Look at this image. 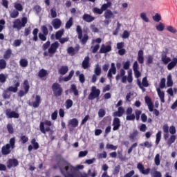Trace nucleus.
<instances>
[{"instance_id":"nucleus-4","label":"nucleus","mask_w":177,"mask_h":177,"mask_svg":"<svg viewBox=\"0 0 177 177\" xmlns=\"http://www.w3.org/2000/svg\"><path fill=\"white\" fill-rule=\"evenodd\" d=\"M59 46H60V44H59L58 41H55L54 43L51 44L48 50V52L45 51L43 53V56H49L50 57H53V55L56 53V52H57Z\"/></svg>"},{"instance_id":"nucleus-18","label":"nucleus","mask_w":177,"mask_h":177,"mask_svg":"<svg viewBox=\"0 0 177 177\" xmlns=\"http://www.w3.org/2000/svg\"><path fill=\"white\" fill-rule=\"evenodd\" d=\"M91 58H89V56H86L84 57L82 63V66L84 70H86V68H89V67H91V63L89 62Z\"/></svg>"},{"instance_id":"nucleus-50","label":"nucleus","mask_w":177,"mask_h":177,"mask_svg":"<svg viewBox=\"0 0 177 177\" xmlns=\"http://www.w3.org/2000/svg\"><path fill=\"white\" fill-rule=\"evenodd\" d=\"M106 149H107L108 150H117V149H118V147L113 145L112 144L108 143L106 145Z\"/></svg>"},{"instance_id":"nucleus-15","label":"nucleus","mask_w":177,"mask_h":177,"mask_svg":"<svg viewBox=\"0 0 177 177\" xmlns=\"http://www.w3.org/2000/svg\"><path fill=\"white\" fill-rule=\"evenodd\" d=\"M117 74V68H115V64L112 62L111 64V68L108 71L107 77L108 78H113V75Z\"/></svg>"},{"instance_id":"nucleus-57","label":"nucleus","mask_w":177,"mask_h":177,"mask_svg":"<svg viewBox=\"0 0 177 177\" xmlns=\"http://www.w3.org/2000/svg\"><path fill=\"white\" fill-rule=\"evenodd\" d=\"M7 131L8 133H10L11 135L15 133V129H13V126L10 124H7Z\"/></svg>"},{"instance_id":"nucleus-47","label":"nucleus","mask_w":177,"mask_h":177,"mask_svg":"<svg viewBox=\"0 0 177 177\" xmlns=\"http://www.w3.org/2000/svg\"><path fill=\"white\" fill-rule=\"evenodd\" d=\"M175 140H176V136L172 135L171 136H170L169 139L167 140L168 146H171L172 143L175 142Z\"/></svg>"},{"instance_id":"nucleus-24","label":"nucleus","mask_w":177,"mask_h":177,"mask_svg":"<svg viewBox=\"0 0 177 177\" xmlns=\"http://www.w3.org/2000/svg\"><path fill=\"white\" fill-rule=\"evenodd\" d=\"M82 19L86 23H92L95 20V17H93L92 15L89 14H84L82 16Z\"/></svg>"},{"instance_id":"nucleus-27","label":"nucleus","mask_w":177,"mask_h":177,"mask_svg":"<svg viewBox=\"0 0 177 177\" xmlns=\"http://www.w3.org/2000/svg\"><path fill=\"white\" fill-rule=\"evenodd\" d=\"M59 74L61 75H66L67 73H68V66H62L58 70Z\"/></svg>"},{"instance_id":"nucleus-48","label":"nucleus","mask_w":177,"mask_h":177,"mask_svg":"<svg viewBox=\"0 0 177 177\" xmlns=\"http://www.w3.org/2000/svg\"><path fill=\"white\" fill-rule=\"evenodd\" d=\"M6 61L3 59H0V70H5L6 68Z\"/></svg>"},{"instance_id":"nucleus-62","label":"nucleus","mask_w":177,"mask_h":177,"mask_svg":"<svg viewBox=\"0 0 177 177\" xmlns=\"http://www.w3.org/2000/svg\"><path fill=\"white\" fill-rule=\"evenodd\" d=\"M50 45H52L50 44V41L48 40L42 45L41 48L43 50H46L49 48V46H50Z\"/></svg>"},{"instance_id":"nucleus-56","label":"nucleus","mask_w":177,"mask_h":177,"mask_svg":"<svg viewBox=\"0 0 177 177\" xmlns=\"http://www.w3.org/2000/svg\"><path fill=\"white\" fill-rule=\"evenodd\" d=\"M167 30L169 32H171V34H176V32H177L176 28H174V26H167Z\"/></svg>"},{"instance_id":"nucleus-16","label":"nucleus","mask_w":177,"mask_h":177,"mask_svg":"<svg viewBox=\"0 0 177 177\" xmlns=\"http://www.w3.org/2000/svg\"><path fill=\"white\" fill-rule=\"evenodd\" d=\"M19 165V160L16 158L8 159L7 161V168L10 169V168H13V167H17Z\"/></svg>"},{"instance_id":"nucleus-12","label":"nucleus","mask_w":177,"mask_h":177,"mask_svg":"<svg viewBox=\"0 0 177 177\" xmlns=\"http://www.w3.org/2000/svg\"><path fill=\"white\" fill-rule=\"evenodd\" d=\"M120 106H122V100H120L115 105V107H118V111L113 113V117H122V115H124V113H125V109Z\"/></svg>"},{"instance_id":"nucleus-42","label":"nucleus","mask_w":177,"mask_h":177,"mask_svg":"<svg viewBox=\"0 0 177 177\" xmlns=\"http://www.w3.org/2000/svg\"><path fill=\"white\" fill-rule=\"evenodd\" d=\"M10 96H12V93L8 91V88L6 89L3 93V99H10Z\"/></svg>"},{"instance_id":"nucleus-49","label":"nucleus","mask_w":177,"mask_h":177,"mask_svg":"<svg viewBox=\"0 0 177 177\" xmlns=\"http://www.w3.org/2000/svg\"><path fill=\"white\" fill-rule=\"evenodd\" d=\"M67 53L71 56H74V55H75V48L73 46L68 47L67 48Z\"/></svg>"},{"instance_id":"nucleus-20","label":"nucleus","mask_w":177,"mask_h":177,"mask_svg":"<svg viewBox=\"0 0 177 177\" xmlns=\"http://www.w3.org/2000/svg\"><path fill=\"white\" fill-rule=\"evenodd\" d=\"M109 52H111V46H105L104 44H102L100 49V53H109Z\"/></svg>"},{"instance_id":"nucleus-39","label":"nucleus","mask_w":177,"mask_h":177,"mask_svg":"<svg viewBox=\"0 0 177 177\" xmlns=\"http://www.w3.org/2000/svg\"><path fill=\"white\" fill-rule=\"evenodd\" d=\"M63 34H64V29H61L56 32L55 38L56 39H59L63 37Z\"/></svg>"},{"instance_id":"nucleus-23","label":"nucleus","mask_w":177,"mask_h":177,"mask_svg":"<svg viewBox=\"0 0 177 177\" xmlns=\"http://www.w3.org/2000/svg\"><path fill=\"white\" fill-rule=\"evenodd\" d=\"M52 25L55 30H59L62 27V21L59 19H55L52 21Z\"/></svg>"},{"instance_id":"nucleus-11","label":"nucleus","mask_w":177,"mask_h":177,"mask_svg":"<svg viewBox=\"0 0 177 177\" xmlns=\"http://www.w3.org/2000/svg\"><path fill=\"white\" fill-rule=\"evenodd\" d=\"M137 85H138L140 89H141L142 92H146L145 88H148V86L150 85L149 84V81L147 80V77L145 76L143 77L142 82H140V80L138 79Z\"/></svg>"},{"instance_id":"nucleus-36","label":"nucleus","mask_w":177,"mask_h":177,"mask_svg":"<svg viewBox=\"0 0 177 177\" xmlns=\"http://www.w3.org/2000/svg\"><path fill=\"white\" fill-rule=\"evenodd\" d=\"M14 8L17 10L18 12H23V6L20 3L15 2L14 3Z\"/></svg>"},{"instance_id":"nucleus-35","label":"nucleus","mask_w":177,"mask_h":177,"mask_svg":"<svg viewBox=\"0 0 177 177\" xmlns=\"http://www.w3.org/2000/svg\"><path fill=\"white\" fill-rule=\"evenodd\" d=\"M73 76H74V70H71L69 73V75L63 78V81L64 82H68V81H70Z\"/></svg>"},{"instance_id":"nucleus-17","label":"nucleus","mask_w":177,"mask_h":177,"mask_svg":"<svg viewBox=\"0 0 177 177\" xmlns=\"http://www.w3.org/2000/svg\"><path fill=\"white\" fill-rule=\"evenodd\" d=\"M113 131H118L121 127V120L118 118H114L113 120Z\"/></svg>"},{"instance_id":"nucleus-13","label":"nucleus","mask_w":177,"mask_h":177,"mask_svg":"<svg viewBox=\"0 0 177 177\" xmlns=\"http://www.w3.org/2000/svg\"><path fill=\"white\" fill-rule=\"evenodd\" d=\"M6 115L7 118H19L20 117L19 113L12 111L11 109H7L6 110Z\"/></svg>"},{"instance_id":"nucleus-33","label":"nucleus","mask_w":177,"mask_h":177,"mask_svg":"<svg viewBox=\"0 0 177 177\" xmlns=\"http://www.w3.org/2000/svg\"><path fill=\"white\" fill-rule=\"evenodd\" d=\"M11 56H12V49L8 48L4 53L3 57L6 60H8V59H10Z\"/></svg>"},{"instance_id":"nucleus-9","label":"nucleus","mask_w":177,"mask_h":177,"mask_svg":"<svg viewBox=\"0 0 177 177\" xmlns=\"http://www.w3.org/2000/svg\"><path fill=\"white\" fill-rule=\"evenodd\" d=\"M32 97L34 98L35 97V100L32 101V102H28V106H31L32 107H33V109H38V107H39L41 102H42V99L41 98V95H36L33 94L32 95Z\"/></svg>"},{"instance_id":"nucleus-44","label":"nucleus","mask_w":177,"mask_h":177,"mask_svg":"<svg viewBox=\"0 0 177 177\" xmlns=\"http://www.w3.org/2000/svg\"><path fill=\"white\" fill-rule=\"evenodd\" d=\"M71 90L72 91L75 96H78L79 92L78 89H77V86L75 84H71Z\"/></svg>"},{"instance_id":"nucleus-60","label":"nucleus","mask_w":177,"mask_h":177,"mask_svg":"<svg viewBox=\"0 0 177 177\" xmlns=\"http://www.w3.org/2000/svg\"><path fill=\"white\" fill-rule=\"evenodd\" d=\"M106 115V111L103 109H100L98 111V117L100 118H103Z\"/></svg>"},{"instance_id":"nucleus-58","label":"nucleus","mask_w":177,"mask_h":177,"mask_svg":"<svg viewBox=\"0 0 177 177\" xmlns=\"http://www.w3.org/2000/svg\"><path fill=\"white\" fill-rule=\"evenodd\" d=\"M20 140H21L22 145H26V143H27V142H28V137H27V136H21Z\"/></svg>"},{"instance_id":"nucleus-32","label":"nucleus","mask_w":177,"mask_h":177,"mask_svg":"<svg viewBox=\"0 0 177 177\" xmlns=\"http://www.w3.org/2000/svg\"><path fill=\"white\" fill-rule=\"evenodd\" d=\"M113 3L111 1H108L106 3L102 4L101 6V9L102 10V12H106V10H109L108 8H111Z\"/></svg>"},{"instance_id":"nucleus-43","label":"nucleus","mask_w":177,"mask_h":177,"mask_svg":"<svg viewBox=\"0 0 177 177\" xmlns=\"http://www.w3.org/2000/svg\"><path fill=\"white\" fill-rule=\"evenodd\" d=\"M31 145L33 146V149L35 150H38L39 149V144L37 142V140L35 138H32L30 141Z\"/></svg>"},{"instance_id":"nucleus-54","label":"nucleus","mask_w":177,"mask_h":177,"mask_svg":"<svg viewBox=\"0 0 177 177\" xmlns=\"http://www.w3.org/2000/svg\"><path fill=\"white\" fill-rule=\"evenodd\" d=\"M93 13H95L96 15H103V10L102 8H99L97 7H95L93 9Z\"/></svg>"},{"instance_id":"nucleus-29","label":"nucleus","mask_w":177,"mask_h":177,"mask_svg":"<svg viewBox=\"0 0 177 177\" xmlns=\"http://www.w3.org/2000/svg\"><path fill=\"white\" fill-rule=\"evenodd\" d=\"M19 86H20V82H17L15 84V86H9L7 90L10 92H12L13 93H16V92H17L18 89H19Z\"/></svg>"},{"instance_id":"nucleus-28","label":"nucleus","mask_w":177,"mask_h":177,"mask_svg":"<svg viewBox=\"0 0 177 177\" xmlns=\"http://www.w3.org/2000/svg\"><path fill=\"white\" fill-rule=\"evenodd\" d=\"M176 64H177V58L176 57H174L172 59V61L170 63L168 64L167 69L169 70V71L172 70V68H175Z\"/></svg>"},{"instance_id":"nucleus-51","label":"nucleus","mask_w":177,"mask_h":177,"mask_svg":"<svg viewBox=\"0 0 177 177\" xmlns=\"http://www.w3.org/2000/svg\"><path fill=\"white\" fill-rule=\"evenodd\" d=\"M167 86H172V85H174V82L172 81V75H171L167 76Z\"/></svg>"},{"instance_id":"nucleus-34","label":"nucleus","mask_w":177,"mask_h":177,"mask_svg":"<svg viewBox=\"0 0 177 177\" xmlns=\"http://www.w3.org/2000/svg\"><path fill=\"white\" fill-rule=\"evenodd\" d=\"M39 32V30L38 28H35L32 31V41L35 42H37L38 41V32Z\"/></svg>"},{"instance_id":"nucleus-53","label":"nucleus","mask_w":177,"mask_h":177,"mask_svg":"<svg viewBox=\"0 0 177 177\" xmlns=\"http://www.w3.org/2000/svg\"><path fill=\"white\" fill-rule=\"evenodd\" d=\"M6 80H8V76L5 75L3 73L0 74V82L1 84H5L6 82Z\"/></svg>"},{"instance_id":"nucleus-38","label":"nucleus","mask_w":177,"mask_h":177,"mask_svg":"<svg viewBox=\"0 0 177 177\" xmlns=\"http://www.w3.org/2000/svg\"><path fill=\"white\" fill-rule=\"evenodd\" d=\"M141 147H147V149H151L153 147V144L149 141H145L144 143L140 144Z\"/></svg>"},{"instance_id":"nucleus-19","label":"nucleus","mask_w":177,"mask_h":177,"mask_svg":"<svg viewBox=\"0 0 177 177\" xmlns=\"http://www.w3.org/2000/svg\"><path fill=\"white\" fill-rule=\"evenodd\" d=\"M50 126H48L46 127L45 129V123L44 122H41L39 124V131L41 132V133H44V135L46 134V132L50 131L52 129H50Z\"/></svg>"},{"instance_id":"nucleus-30","label":"nucleus","mask_w":177,"mask_h":177,"mask_svg":"<svg viewBox=\"0 0 177 177\" xmlns=\"http://www.w3.org/2000/svg\"><path fill=\"white\" fill-rule=\"evenodd\" d=\"M19 66L23 68H26V67L28 66V60L26 58H21L19 60Z\"/></svg>"},{"instance_id":"nucleus-5","label":"nucleus","mask_w":177,"mask_h":177,"mask_svg":"<svg viewBox=\"0 0 177 177\" xmlns=\"http://www.w3.org/2000/svg\"><path fill=\"white\" fill-rule=\"evenodd\" d=\"M76 32L77 33L78 39H80L82 45H86L88 39H89V36L88 34H84L82 37V28H81L80 25L77 26L76 27Z\"/></svg>"},{"instance_id":"nucleus-41","label":"nucleus","mask_w":177,"mask_h":177,"mask_svg":"<svg viewBox=\"0 0 177 177\" xmlns=\"http://www.w3.org/2000/svg\"><path fill=\"white\" fill-rule=\"evenodd\" d=\"M95 75L99 76L100 74H102V68H100V66L98 65V64H96L95 68L94 70Z\"/></svg>"},{"instance_id":"nucleus-1","label":"nucleus","mask_w":177,"mask_h":177,"mask_svg":"<svg viewBox=\"0 0 177 177\" xmlns=\"http://www.w3.org/2000/svg\"><path fill=\"white\" fill-rule=\"evenodd\" d=\"M125 74H126L125 70H124V68L120 69V74H118L115 76L116 81H120V80H121L122 78L121 82H122V84H127V80L128 82L131 84L132 81H133V77H132V71H128L127 77V75H125Z\"/></svg>"},{"instance_id":"nucleus-31","label":"nucleus","mask_w":177,"mask_h":177,"mask_svg":"<svg viewBox=\"0 0 177 177\" xmlns=\"http://www.w3.org/2000/svg\"><path fill=\"white\" fill-rule=\"evenodd\" d=\"M138 135H139V131L136 129H133V132L129 134V138L130 140H135Z\"/></svg>"},{"instance_id":"nucleus-40","label":"nucleus","mask_w":177,"mask_h":177,"mask_svg":"<svg viewBox=\"0 0 177 177\" xmlns=\"http://www.w3.org/2000/svg\"><path fill=\"white\" fill-rule=\"evenodd\" d=\"M19 11L17 10H14L12 12H10V17L11 19H16L17 17H19Z\"/></svg>"},{"instance_id":"nucleus-64","label":"nucleus","mask_w":177,"mask_h":177,"mask_svg":"<svg viewBox=\"0 0 177 177\" xmlns=\"http://www.w3.org/2000/svg\"><path fill=\"white\" fill-rule=\"evenodd\" d=\"M155 164L156 165H160V154L157 153L154 158Z\"/></svg>"},{"instance_id":"nucleus-26","label":"nucleus","mask_w":177,"mask_h":177,"mask_svg":"<svg viewBox=\"0 0 177 177\" xmlns=\"http://www.w3.org/2000/svg\"><path fill=\"white\" fill-rule=\"evenodd\" d=\"M157 93L158 95V97L160 99V102L162 103H165V93H164V91H162L160 88H157Z\"/></svg>"},{"instance_id":"nucleus-59","label":"nucleus","mask_w":177,"mask_h":177,"mask_svg":"<svg viewBox=\"0 0 177 177\" xmlns=\"http://www.w3.org/2000/svg\"><path fill=\"white\" fill-rule=\"evenodd\" d=\"M47 36H48V35H45L44 33H41V32L39 33V35H38V37H39V39L41 41H43L44 42H45V41H46V39H47L46 37Z\"/></svg>"},{"instance_id":"nucleus-3","label":"nucleus","mask_w":177,"mask_h":177,"mask_svg":"<svg viewBox=\"0 0 177 177\" xmlns=\"http://www.w3.org/2000/svg\"><path fill=\"white\" fill-rule=\"evenodd\" d=\"M27 23H28V19H27V17H23L21 19H16L13 21L12 28L17 30V31H20L21 28L26 27V24H27Z\"/></svg>"},{"instance_id":"nucleus-25","label":"nucleus","mask_w":177,"mask_h":177,"mask_svg":"<svg viewBox=\"0 0 177 177\" xmlns=\"http://www.w3.org/2000/svg\"><path fill=\"white\" fill-rule=\"evenodd\" d=\"M78 119L77 118H73L69 120L68 122V127H70V125L72 127V128H77L78 127Z\"/></svg>"},{"instance_id":"nucleus-2","label":"nucleus","mask_w":177,"mask_h":177,"mask_svg":"<svg viewBox=\"0 0 177 177\" xmlns=\"http://www.w3.org/2000/svg\"><path fill=\"white\" fill-rule=\"evenodd\" d=\"M16 147V138L13 137L10 139L9 143L1 147V153L3 156H8L12 153V150H14Z\"/></svg>"},{"instance_id":"nucleus-8","label":"nucleus","mask_w":177,"mask_h":177,"mask_svg":"<svg viewBox=\"0 0 177 177\" xmlns=\"http://www.w3.org/2000/svg\"><path fill=\"white\" fill-rule=\"evenodd\" d=\"M51 88L55 97H59L63 95V88L59 83H54L52 85Z\"/></svg>"},{"instance_id":"nucleus-7","label":"nucleus","mask_w":177,"mask_h":177,"mask_svg":"<svg viewBox=\"0 0 177 177\" xmlns=\"http://www.w3.org/2000/svg\"><path fill=\"white\" fill-rule=\"evenodd\" d=\"M56 161H57V165L58 168H59L60 172L62 174V175H64V170L62 169L61 164H63L64 165H66L65 167H67V165H70L68 164V162L63 158L62 154H57L55 156Z\"/></svg>"},{"instance_id":"nucleus-55","label":"nucleus","mask_w":177,"mask_h":177,"mask_svg":"<svg viewBox=\"0 0 177 177\" xmlns=\"http://www.w3.org/2000/svg\"><path fill=\"white\" fill-rule=\"evenodd\" d=\"M71 107H73V101L68 99L66 101V109L68 110V109H71Z\"/></svg>"},{"instance_id":"nucleus-10","label":"nucleus","mask_w":177,"mask_h":177,"mask_svg":"<svg viewBox=\"0 0 177 177\" xmlns=\"http://www.w3.org/2000/svg\"><path fill=\"white\" fill-rule=\"evenodd\" d=\"M100 96V90L97 88L95 86L91 87V92L88 95V100H95V99Z\"/></svg>"},{"instance_id":"nucleus-46","label":"nucleus","mask_w":177,"mask_h":177,"mask_svg":"<svg viewBox=\"0 0 177 177\" xmlns=\"http://www.w3.org/2000/svg\"><path fill=\"white\" fill-rule=\"evenodd\" d=\"M161 133L162 131H158V133L156 135V145H159L160 142L161 141Z\"/></svg>"},{"instance_id":"nucleus-52","label":"nucleus","mask_w":177,"mask_h":177,"mask_svg":"<svg viewBox=\"0 0 177 177\" xmlns=\"http://www.w3.org/2000/svg\"><path fill=\"white\" fill-rule=\"evenodd\" d=\"M73 26V18L71 17L68 21L66 22L65 28H66V30H68V28H71V27Z\"/></svg>"},{"instance_id":"nucleus-14","label":"nucleus","mask_w":177,"mask_h":177,"mask_svg":"<svg viewBox=\"0 0 177 177\" xmlns=\"http://www.w3.org/2000/svg\"><path fill=\"white\" fill-rule=\"evenodd\" d=\"M137 168L142 175H149V174H150L151 169L148 167L145 169V165L142 163H138Z\"/></svg>"},{"instance_id":"nucleus-45","label":"nucleus","mask_w":177,"mask_h":177,"mask_svg":"<svg viewBox=\"0 0 177 177\" xmlns=\"http://www.w3.org/2000/svg\"><path fill=\"white\" fill-rule=\"evenodd\" d=\"M162 62L164 63V64H168L169 62H171V58L167 57V55H162Z\"/></svg>"},{"instance_id":"nucleus-37","label":"nucleus","mask_w":177,"mask_h":177,"mask_svg":"<svg viewBox=\"0 0 177 177\" xmlns=\"http://www.w3.org/2000/svg\"><path fill=\"white\" fill-rule=\"evenodd\" d=\"M46 75H48V71L45 69H41L38 73L39 78H44V77H46Z\"/></svg>"},{"instance_id":"nucleus-22","label":"nucleus","mask_w":177,"mask_h":177,"mask_svg":"<svg viewBox=\"0 0 177 177\" xmlns=\"http://www.w3.org/2000/svg\"><path fill=\"white\" fill-rule=\"evenodd\" d=\"M104 17L106 20H110V19H114V13L111 10H106L104 13Z\"/></svg>"},{"instance_id":"nucleus-61","label":"nucleus","mask_w":177,"mask_h":177,"mask_svg":"<svg viewBox=\"0 0 177 177\" xmlns=\"http://www.w3.org/2000/svg\"><path fill=\"white\" fill-rule=\"evenodd\" d=\"M152 19L154 20V21L158 23V21H160L161 20V15H160L158 13H156L154 16L152 17Z\"/></svg>"},{"instance_id":"nucleus-6","label":"nucleus","mask_w":177,"mask_h":177,"mask_svg":"<svg viewBox=\"0 0 177 177\" xmlns=\"http://www.w3.org/2000/svg\"><path fill=\"white\" fill-rule=\"evenodd\" d=\"M28 92H30V82L27 80H25L22 84L21 89L18 92V96L19 97H23Z\"/></svg>"},{"instance_id":"nucleus-21","label":"nucleus","mask_w":177,"mask_h":177,"mask_svg":"<svg viewBox=\"0 0 177 177\" xmlns=\"http://www.w3.org/2000/svg\"><path fill=\"white\" fill-rule=\"evenodd\" d=\"M144 55L145 53L142 50H140L138 53L137 59L138 63H140V64H143V63H145Z\"/></svg>"},{"instance_id":"nucleus-63","label":"nucleus","mask_w":177,"mask_h":177,"mask_svg":"<svg viewBox=\"0 0 177 177\" xmlns=\"http://www.w3.org/2000/svg\"><path fill=\"white\" fill-rule=\"evenodd\" d=\"M41 30L43 32L42 34H44L45 35H48V34H49V30H48L46 26H42L41 27Z\"/></svg>"}]
</instances>
